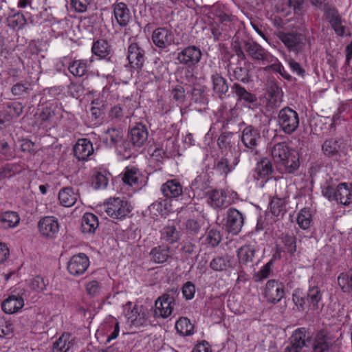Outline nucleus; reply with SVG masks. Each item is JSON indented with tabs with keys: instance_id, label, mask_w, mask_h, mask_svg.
Instances as JSON below:
<instances>
[{
	"instance_id": "30",
	"label": "nucleus",
	"mask_w": 352,
	"mask_h": 352,
	"mask_svg": "<svg viewBox=\"0 0 352 352\" xmlns=\"http://www.w3.org/2000/svg\"><path fill=\"white\" fill-rule=\"evenodd\" d=\"M255 252V249L250 245H244L238 249L236 255L241 267L252 263Z\"/></svg>"
},
{
	"instance_id": "21",
	"label": "nucleus",
	"mask_w": 352,
	"mask_h": 352,
	"mask_svg": "<svg viewBox=\"0 0 352 352\" xmlns=\"http://www.w3.org/2000/svg\"><path fill=\"white\" fill-rule=\"evenodd\" d=\"M243 49L254 60H264L267 58V51L261 45L253 41H244Z\"/></svg>"
},
{
	"instance_id": "28",
	"label": "nucleus",
	"mask_w": 352,
	"mask_h": 352,
	"mask_svg": "<svg viewBox=\"0 0 352 352\" xmlns=\"http://www.w3.org/2000/svg\"><path fill=\"white\" fill-rule=\"evenodd\" d=\"M206 196L208 197V204L214 208H220L228 204L227 195L222 190L217 189L210 190Z\"/></svg>"
},
{
	"instance_id": "3",
	"label": "nucleus",
	"mask_w": 352,
	"mask_h": 352,
	"mask_svg": "<svg viewBox=\"0 0 352 352\" xmlns=\"http://www.w3.org/2000/svg\"><path fill=\"white\" fill-rule=\"evenodd\" d=\"M261 140V136L259 130L252 125L246 126L241 133V142L246 148L243 151H240L238 157H235L236 164H237L240 157L248 153L249 151L253 155L258 153L257 146Z\"/></svg>"
},
{
	"instance_id": "13",
	"label": "nucleus",
	"mask_w": 352,
	"mask_h": 352,
	"mask_svg": "<svg viewBox=\"0 0 352 352\" xmlns=\"http://www.w3.org/2000/svg\"><path fill=\"white\" fill-rule=\"evenodd\" d=\"M38 228L43 236L54 239L59 231V223L56 217L47 216L39 220Z\"/></svg>"
},
{
	"instance_id": "16",
	"label": "nucleus",
	"mask_w": 352,
	"mask_h": 352,
	"mask_svg": "<svg viewBox=\"0 0 352 352\" xmlns=\"http://www.w3.org/2000/svg\"><path fill=\"white\" fill-rule=\"evenodd\" d=\"M103 143L109 148H116L122 146L125 150L129 149V144L124 142L123 131L120 129H109L106 131V136L103 138Z\"/></svg>"
},
{
	"instance_id": "5",
	"label": "nucleus",
	"mask_w": 352,
	"mask_h": 352,
	"mask_svg": "<svg viewBox=\"0 0 352 352\" xmlns=\"http://www.w3.org/2000/svg\"><path fill=\"white\" fill-rule=\"evenodd\" d=\"M178 294L179 292L177 288H171L160 296L155 302L156 314L159 312L160 316L163 318L170 316L173 312V305Z\"/></svg>"
},
{
	"instance_id": "22",
	"label": "nucleus",
	"mask_w": 352,
	"mask_h": 352,
	"mask_svg": "<svg viewBox=\"0 0 352 352\" xmlns=\"http://www.w3.org/2000/svg\"><path fill=\"white\" fill-rule=\"evenodd\" d=\"M344 142L341 139L331 138L326 140L322 146L323 153L329 157H334L342 150Z\"/></svg>"
},
{
	"instance_id": "15",
	"label": "nucleus",
	"mask_w": 352,
	"mask_h": 352,
	"mask_svg": "<svg viewBox=\"0 0 352 352\" xmlns=\"http://www.w3.org/2000/svg\"><path fill=\"white\" fill-rule=\"evenodd\" d=\"M231 90L236 96L238 102H243L245 105L252 109L258 106L256 96L248 91L239 83H234L231 87Z\"/></svg>"
},
{
	"instance_id": "47",
	"label": "nucleus",
	"mask_w": 352,
	"mask_h": 352,
	"mask_svg": "<svg viewBox=\"0 0 352 352\" xmlns=\"http://www.w3.org/2000/svg\"><path fill=\"white\" fill-rule=\"evenodd\" d=\"M270 208L274 216L283 215L285 211V201L283 199L274 197L270 203Z\"/></svg>"
},
{
	"instance_id": "10",
	"label": "nucleus",
	"mask_w": 352,
	"mask_h": 352,
	"mask_svg": "<svg viewBox=\"0 0 352 352\" xmlns=\"http://www.w3.org/2000/svg\"><path fill=\"white\" fill-rule=\"evenodd\" d=\"M126 58L132 68L140 70L146 60L145 50L138 43H131L128 46Z\"/></svg>"
},
{
	"instance_id": "19",
	"label": "nucleus",
	"mask_w": 352,
	"mask_h": 352,
	"mask_svg": "<svg viewBox=\"0 0 352 352\" xmlns=\"http://www.w3.org/2000/svg\"><path fill=\"white\" fill-rule=\"evenodd\" d=\"M74 153L79 161L87 160L94 153L93 144L87 138L79 139L74 146Z\"/></svg>"
},
{
	"instance_id": "60",
	"label": "nucleus",
	"mask_w": 352,
	"mask_h": 352,
	"mask_svg": "<svg viewBox=\"0 0 352 352\" xmlns=\"http://www.w3.org/2000/svg\"><path fill=\"white\" fill-rule=\"evenodd\" d=\"M8 21L9 23V25L12 28L16 27L21 28L25 24V19L23 14L18 12L9 16L8 18Z\"/></svg>"
},
{
	"instance_id": "36",
	"label": "nucleus",
	"mask_w": 352,
	"mask_h": 352,
	"mask_svg": "<svg viewBox=\"0 0 352 352\" xmlns=\"http://www.w3.org/2000/svg\"><path fill=\"white\" fill-rule=\"evenodd\" d=\"M299 165L298 157L290 152L288 156L278 166L279 168L283 171L292 173L299 167Z\"/></svg>"
},
{
	"instance_id": "40",
	"label": "nucleus",
	"mask_w": 352,
	"mask_h": 352,
	"mask_svg": "<svg viewBox=\"0 0 352 352\" xmlns=\"http://www.w3.org/2000/svg\"><path fill=\"white\" fill-rule=\"evenodd\" d=\"M230 266V256L228 254L224 256H218L214 258L210 263L211 269L216 272L226 270Z\"/></svg>"
},
{
	"instance_id": "41",
	"label": "nucleus",
	"mask_w": 352,
	"mask_h": 352,
	"mask_svg": "<svg viewBox=\"0 0 352 352\" xmlns=\"http://www.w3.org/2000/svg\"><path fill=\"white\" fill-rule=\"evenodd\" d=\"M338 284L344 293H352V267L346 273L338 277Z\"/></svg>"
},
{
	"instance_id": "11",
	"label": "nucleus",
	"mask_w": 352,
	"mask_h": 352,
	"mask_svg": "<svg viewBox=\"0 0 352 352\" xmlns=\"http://www.w3.org/2000/svg\"><path fill=\"white\" fill-rule=\"evenodd\" d=\"M89 266V257L84 253H79L71 257L67 268L70 274L78 276L84 274Z\"/></svg>"
},
{
	"instance_id": "64",
	"label": "nucleus",
	"mask_w": 352,
	"mask_h": 352,
	"mask_svg": "<svg viewBox=\"0 0 352 352\" xmlns=\"http://www.w3.org/2000/svg\"><path fill=\"white\" fill-rule=\"evenodd\" d=\"M215 167L217 170H219L221 174L227 175L231 171V167L230 166L229 161L225 157H221L220 160L217 162Z\"/></svg>"
},
{
	"instance_id": "61",
	"label": "nucleus",
	"mask_w": 352,
	"mask_h": 352,
	"mask_svg": "<svg viewBox=\"0 0 352 352\" xmlns=\"http://www.w3.org/2000/svg\"><path fill=\"white\" fill-rule=\"evenodd\" d=\"M173 98L177 102L182 104L185 101V89L182 85H177L171 91Z\"/></svg>"
},
{
	"instance_id": "50",
	"label": "nucleus",
	"mask_w": 352,
	"mask_h": 352,
	"mask_svg": "<svg viewBox=\"0 0 352 352\" xmlns=\"http://www.w3.org/2000/svg\"><path fill=\"white\" fill-rule=\"evenodd\" d=\"M282 243L284 244L285 250L290 254H294L296 251V238L294 235L288 234H282Z\"/></svg>"
},
{
	"instance_id": "9",
	"label": "nucleus",
	"mask_w": 352,
	"mask_h": 352,
	"mask_svg": "<svg viewBox=\"0 0 352 352\" xmlns=\"http://www.w3.org/2000/svg\"><path fill=\"white\" fill-rule=\"evenodd\" d=\"M244 224V216L241 212L234 208H230L226 212V228L234 235L238 234Z\"/></svg>"
},
{
	"instance_id": "35",
	"label": "nucleus",
	"mask_w": 352,
	"mask_h": 352,
	"mask_svg": "<svg viewBox=\"0 0 352 352\" xmlns=\"http://www.w3.org/2000/svg\"><path fill=\"white\" fill-rule=\"evenodd\" d=\"M289 147L285 142L276 144L272 148V156L278 165L289 154Z\"/></svg>"
},
{
	"instance_id": "14",
	"label": "nucleus",
	"mask_w": 352,
	"mask_h": 352,
	"mask_svg": "<svg viewBox=\"0 0 352 352\" xmlns=\"http://www.w3.org/2000/svg\"><path fill=\"white\" fill-rule=\"evenodd\" d=\"M332 341L333 338L327 329L318 331L313 340V352H329L332 346Z\"/></svg>"
},
{
	"instance_id": "37",
	"label": "nucleus",
	"mask_w": 352,
	"mask_h": 352,
	"mask_svg": "<svg viewBox=\"0 0 352 352\" xmlns=\"http://www.w3.org/2000/svg\"><path fill=\"white\" fill-rule=\"evenodd\" d=\"M87 60L80 59L71 62L68 66V69L73 76L82 77L87 73Z\"/></svg>"
},
{
	"instance_id": "62",
	"label": "nucleus",
	"mask_w": 352,
	"mask_h": 352,
	"mask_svg": "<svg viewBox=\"0 0 352 352\" xmlns=\"http://www.w3.org/2000/svg\"><path fill=\"white\" fill-rule=\"evenodd\" d=\"M182 294L186 300H191L195 294V286L190 282H186L182 287Z\"/></svg>"
},
{
	"instance_id": "44",
	"label": "nucleus",
	"mask_w": 352,
	"mask_h": 352,
	"mask_svg": "<svg viewBox=\"0 0 352 352\" xmlns=\"http://www.w3.org/2000/svg\"><path fill=\"white\" fill-rule=\"evenodd\" d=\"M162 237L170 243H174L179 239V232L174 226H167L161 231Z\"/></svg>"
},
{
	"instance_id": "1",
	"label": "nucleus",
	"mask_w": 352,
	"mask_h": 352,
	"mask_svg": "<svg viewBox=\"0 0 352 352\" xmlns=\"http://www.w3.org/2000/svg\"><path fill=\"white\" fill-rule=\"evenodd\" d=\"M276 36L289 52L295 54L302 53L308 41L307 35L297 30L278 31Z\"/></svg>"
},
{
	"instance_id": "32",
	"label": "nucleus",
	"mask_w": 352,
	"mask_h": 352,
	"mask_svg": "<svg viewBox=\"0 0 352 352\" xmlns=\"http://www.w3.org/2000/svg\"><path fill=\"white\" fill-rule=\"evenodd\" d=\"M78 195L71 187H66L60 190L58 199L62 206L71 207L74 205L78 199Z\"/></svg>"
},
{
	"instance_id": "31",
	"label": "nucleus",
	"mask_w": 352,
	"mask_h": 352,
	"mask_svg": "<svg viewBox=\"0 0 352 352\" xmlns=\"http://www.w3.org/2000/svg\"><path fill=\"white\" fill-rule=\"evenodd\" d=\"M73 345L71 334L64 333L54 342L52 352H67Z\"/></svg>"
},
{
	"instance_id": "25",
	"label": "nucleus",
	"mask_w": 352,
	"mask_h": 352,
	"mask_svg": "<svg viewBox=\"0 0 352 352\" xmlns=\"http://www.w3.org/2000/svg\"><path fill=\"white\" fill-rule=\"evenodd\" d=\"M23 305L24 300L21 296L12 295L3 302L2 309L5 313L11 314L17 312Z\"/></svg>"
},
{
	"instance_id": "4",
	"label": "nucleus",
	"mask_w": 352,
	"mask_h": 352,
	"mask_svg": "<svg viewBox=\"0 0 352 352\" xmlns=\"http://www.w3.org/2000/svg\"><path fill=\"white\" fill-rule=\"evenodd\" d=\"M104 211L113 219H123L129 216L131 207L127 201L119 197L110 198L104 204Z\"/></svg>"
},
{
	"instance_id": "58",
	"label": "nucleus",
	"mask_w": 352,
	"mask_h": 352,
	"mask_svg": "<svg viewBox=\"0 0 352 352\" xmlns=\"http://www.w3.org/2000/svg\"><path fill=\"white\" fill-rule=\"evenodd\" d=\"M17 165L14 164H7L0 167V179L10 177L16 174Z\"/></svg>"
},
{
	"instance_id": "17",
	"label": "nucleus",
	"mask_w": 352,
	"mask_h": 352,
	"mask_svg": "<svg viewBox=\"0 0 352 352\" xmlns=\"http://www.w3.org/2000/svg\"><path fill=\"white\" fill-rule=\"evenodd\" d=\"M148 132L146 125L139 122L131 128L128 134V139L130 142L137 147H140L146 142Z\"/></svg>"
},
{
	"instance_id": "33",
	"label": "nucleus",
	"mask_w": 352,
	"mask_h": 352,
	"mask_svg": "<svg viewBox=\"0 0 352 352\" xmlns=\"http://www.w3.org/2000/svg\"><path fill=\"white\" fill-rule=\"evenodd\" d=\"M187 94L190 95L191 99L195 103L206 104L208 102V98L206 94V87L200 85H195L191 87L190 90H188Z\"/></svg>"
},
{
	"instance_id": "56",
	"label": "nucleus",
	"mask_w": 352,
	"mask_h": 352,
	"mask_svg": "<svg viewBox=\"0 0 352 352\" xmlns=\"http://www.w3.org/2000/svg\"><path fill=\"white\" fill-rule=\"evenodd\" d=\"M324 16L326 19L330 23V24L335 23L337 21L341 19V16L338 13V11L328 5L324 6Z\"/></svg>"
},
{
	"instance_id": "52",
	"label": "nucleus",
	"mask_w": 352,
	"mask_h": 352,
	"mask_svg": "<svg viewBox=\"0 0 352 352\" xmlns=\"http://www.w3.org/2000/svg\"><path fill=\"white\" fill-rule=\"evenodd\" d=\"M30 91L31 89L29 87L28 82H17L11 89L12 94L19 98L25 97L26 95L30 94Z\"/></svg>"
},
{
	"instance_id": "34",
	"label": "nucleus",
	"mask_w": 352,
	"mask_h": 352,
	"mask_svg": "<svg viewBox=\"0 0 352 352\" xmlns=\"http://www.w3.org/2000/svg\"><path fill=\"white\" fill-rule=\"evenodd\" d=\"M91 52L100 58H106L111 52V45L106 40H98L94 42Z\"/></svg>"
},
{
	"instance_id": "45",
	"label": "nucleus",
	"mask_w": 352,
	"mask_h": 352,
	"mask_svg": "<svg viewBox=\"0 0 352 352\" xmlns=\"http://www.w3.org/2000/svg\"><path fill=\"white\" fill-rule=\"evenodd\" d=\"M275 260V257H273L264 266H263L259 271L254 274L253 278L255 282H261L269 277Z\"/></svg>"
},
{
	"instance_id": "20",
	"label": "nucleus",
	"mask_w": 352,
	"mask_h": 352,
	"mask_svg": "<svg viewBox=\"0 0 352 352\" xmlns=\"http://www.w3.org/2000/svg\"><path fill=\"white\" fill-rule=\"evenodd\" d=\"M336 201L345 206L352 204V184L343 182L337 186Z\"/></svg>"
},
{
	"instance_id": "63",
	"label": "nucleus",
	"mask_w": 352,
	"mask_h": 352,
	"mask_svg": "<svg viewBox=\"0 0 352 352\" xmlns=\"http://www.w3.org/2000/svg\"><path fill=\"white\" fill-rule=\"evenodd\" d=\"M91 0H71L72 7L78 12H85L90 5Z\"/></svg>"
},
{
	"instance_id": "57",
	"label": "nucleus",
	"mask_w": 352,
	"mask_h": 352,
	"mask_svg": "<svg viewBox=\"0 0 352 352\" xmlns=\"http://www.w3.org/2000/svg\"><path fill=\"white\" fill-rule=\"evenodd\" d=\"M87 294L91 297H96L101 293V285L97 280H91L86 285Z\"/></svg>"
},
{
	"instance_id": "27",
	"label": "nucleus",
	"mask_w": 352,
	"mask_h": 352,
	"mask_svg": "<svg viewBox=\"0 0 352 352\" xmlns=\"http://www.w3.org/2000/svg\"><path fill=\"white\" fill-rule=\"evenodd\" d=\"M113 14L118 23L125 27L129 22L131 15L127 6L124 3H118L114 5Z\"/></svg>"
},
{
	"instance_id": "7",
	"label": "nucleus",
	"mask_w": 352,
	"mask_h": 352,
	"mask_svg": "<svg viewBox=\"0 0 352 352\" xmlns=\"http://www.w3.org/2000/svg\"><path fill=\"white\" fill-rule=\"evenodd\" d=\"M210 188L209 177L206 173H202L192 182L188 195L190 198L202 199L207 195Z\"/></svg>"
},
{
	"instance_id": "38",
	"label": "nucleus",
	"mask_w": 352,
	"mask_h": 352,
	"mask_svg": "<svg viewBox=\"0 0 352 352\" xmlns=\"http://www.w3.org/2000/svg\"><path fill=\"white\" fill-rule=\"evenodd\" d=\"M177 331L183 336H190L194 333V326L186 317H181L175 323Z\"/></svg>"
},
{
	"instance_id": "46",
	"label": "nucleus",
	"mask_w": 352,
	"mask_h": 352,
	"mask_svg": "<svg viewBox=\"0 0 352 352\" xmlns=\"http://www.w3.org/2000/svg\"><path fill=\"white\" fill-rule=\"evenodd\" d=\"M222 240V236L219 230L210 229L206 232V243L212 248L219 245Z\"/></svg>"
},
{
	"instance_id": "29",
	"label": "nucleus",
	"mask_w": 352,
	"mask_h": 352,
	"mask_svg": "<svg viewBox=\"0 0 352 352\" xmlns=\"http://www.w3.org/2000/svg\"><path fill=\"white\" fill-rule=\"evenodd\" d=\"M99 226L97 216L92 213H85L81 222V230L85 234H94Z\"/></svg>"
},
{
	"instance_id": "8",
	"label": "nucleus",
	"mask_w": 352,
	"mask_h": 352,
	"mask_svg": "<svg viewBox=\"0 0 352 352\" xmlns=\"http://www.w3.org/2000/svg\"><path fill=\"white\" fill-rule=\"evenodd\" d=\"M285 296V285L274 279L269 280L265 287L263 296L268 302L276 304Z\"/></svg>"
},
{
	"instance_id": "2",
	"label": "nucleus",
	"mask_w": 352,
	"mask_h": 352,
	"mask_svg": "<svg viewBox=\"0 0 352 352\" xmlns=\"http://www.w3.org/2000/svg\"><path fill=\"white\" fill-rule=\"evenodd\" d=\"M278 125L285 134L294 133L299 126L298 113L289 107L280 109L278 113Z\"/></svg>"
},
{
	"instance_id": "26",
	"label": "nucleus",
	"mask_w": 352,
	"mask_h": 352,
	"mask_svg": "<svg viewBox=\"0 0 352 352\" xmlns=\"http://www.w3.org/2000/svg\"><path fill=\"white\" fill-rule=\"evenodd\" d=\"M211 80L214 92L217 94L220 98H223L229 89L227 80L218 73L212 75Z\"/></svg>"
},
{
	"instance_id": "6",
	"label": "nucleus",
	"mask_w": 352,
	"mask_h": 352,
	"mask_svg": "<svg viewBox=\"0 0 352 352\" xmlns=\"http://www.w3.org/2000/svg\"><path fill=\"white\" fill-rule=\"evenodd\" d=\"M202 58L201 49L195 45H188L177 53L175 60L187 67L197 65Z\"/></svg>"
},
{
	"instance_id": "49",
	"label": "nucleus",
	"mask_w": 352,
	"mask_h": 352,
	"mask_svg": "<svg viewBox=\"0 0 352 352\" xmlns=\"http://www.w3.org/2000/svg\"><path fill=\"white\" fill-rule=\"evenodd\" d=\"M137 174V168L127 167L123 173L122 179L125 184L132 186L138 184V178Z\"/></svg>"
},
{
	"instance_id": "12",
	"label": "nucleus",
	"mask_w": 352,
	"mask_h": 352,
	"mask_svg": "<svg viewBox=\"0 0 352 352\" xmlns=\"http://www.w3.org/2000/svg\"><path fill=\"white\" fill-rule=\"evenodd\" d=\"M151 37L155 45L160 49L168 47L175 41V36L173 31L164 27L156 28L153 32Z\"/></svg>"
},
{
	"instance_id": "39",
	"label": "nucleus",
	"mask_w": 352,
	"mask_h": 352,
	"mask_svg": "<svg viewBox=\"0 0 352 352\" xmlns=\"http://www.w3.org/2000/svg\"><path fill=\"white\" fill-rule=\"evenodd\" d=\"M150 256L154 262L163 263L169 257V248L164 245L155 247L151 250Z\"/></svg>"
},
{
	"instance_id": "18",
	"label": "nucleus",
	"mask_w": 352,
	"mask_h": 352,
	"mask_svg": "<svg viewBox=\"0 0 352 352\" xmlns=\"http://www.w3.org/2000/svg\"><path fill=\"white\" fill-rule=\"evenodd\" d=\"M311 341V336L309 330L305 327H300L293 332L289 344L301 351L303 347L307 346V344Z\"/></svg>"
},
{
	"instance_id": "48",
	"label": "nucleus",
	"mask_w": 352,
	"mask_h": 352,
	"mask_svg": "<svg viewBox=\"0 0 352 352\" xmlns=\"http://www.w3.org/2000/svg\"><path fill=\"white\" fill-rule=\"evenodd\" d=\"M311 213L309 209L305 208L302 209L297 217V223L299 227L303 230L309 228L311 223Z\"/></svg>"
},
{
	"instance_id": "42",
	"label": "nucleus",
	"mask_w": 352,
	"mask_h": 352,
	"mask_svg": "<svg viewBox=\"0 0 352 352\" xmlns=\"http://www.w3.org/2000/svg\"><path fill=\"white\" fill-rule=\"evenodd\" d=\"M111 174L106 171H98L94 176L92 186L96 189H104L108 185Z\"/></svg>"
},
{
	"instance_id": "23",
	"label": "nucleus",
	"mask_w": 352,
	"mask_h": 352,
	"mask_svg": "<svg viewBox=\"0 0 352 352\" xmlns=\"http://www.w3.org/2000/svg\"><path fill=\"white\" fill-rule=\"evenodd\" d=\"M274 170L271 161L267 158H263L258 162L255 168L254 178L259 179L260 178L266 179L265 182L270 179Z\"/></svg>"
},
{
	"instance_id": "53",
	"label": "nucleus",
	"mask_w": 352,
	"mask_h": 352,
	"mask_svg": "<svg viewBox=\"0 0 352 352\" xmlns=\"http://www.w3.org/2000/svg\"><path fill=\"white\" fill-rule=\"evenodd\" d=\"M5 227L12 228L19 223V217L16 212L8 211L4 213L1 219Z\"/></svg>"
},
{
	"instance_id": "55",
	"label": "nucleus",
	"mask_w": 352,
	"mask_h": 352,
	"mask_svg": "<svg viewBox=\"0 0 352 352\" xmlns=\"http://www.w3.org/2000/svg\"><path fill=\"white\" fill-rule=\"evenodd\" d=\"M185 228L188 234L195 236L201 231V224L197 220L190 219L186 221Z\"/></svg>"
},
{
	"instance_id": "24",
	"label": "nucleus",
	"mask_w": 352,
	"mask_h": 352,
	"mask_svg": "<svg viewBox=\"0 0 352 352\" xmlns=\"http://www.w3.org/2000/svg\"><path fill=\"white\" fill-rule=\"evenodd\" d=\"M161 191L166 197L175 198L182 195L183 188L179 182L171 179L162 184Z\"/></svg>"
},
{
	"instance_id": "59",
	"label": "nucleus",
	"mask_w": 352,
	"mask_h": 352,
	"mask_svg": "<svg viewBox=\"0 0 352 352\" xmlns=\"http://www.w3.org/2000/svg\"><path fill=\"white\" fill-rule=\"evenodd\" d=\"M30 286L32 290L41 292L45 289L47 284L43 277L37 276L32 279Z\"/></svg>"
},
{
	"instance_id": "43",
	"label": "nucleus",
	"mask_w": 352,
	"mask_h": 352,
	"mask_svg": "<svg viewBox=\"0 0 352 352\" xmlns=\"http://www.w3.org/2000/svg\"><path fill=\"white\" fill-rule=\"evenodd\" d=\"M322 299L321 291L318 287L309 288L306 296L307 302L313 309L318 308V303Z\"/></svg>"
},
{
	"instance_id": "54",
	"label": "nucleus",
	"mask_w": 352,
	"mask_h": 352,
	"mask_svg": "<svg viewBox=\"0 0 352 352\" xmlns=\"http://www.w3.org/2000/svg\"><path fill=\"white\" fill-rule=\"evenodd\" d=\"M234 78L243 83L249 82L250 76V71L246 66L236 67L233 72Z\"/></svg>"
},
{
	"instance_id": "51",
	"label": "nucleus",
	"mask_w": 352,
	"mask_h": 352,
	"mask_svg": "<svg viewBox=\"0 0 352 352\" xmlns=\"http://www.w3.org/2000/svg\"><path fill=\"white\" fill-rule=\"evenodd\" d=\"M233 133L231 132H224L221 133L217 140V144L221 149L231 150L234 144L232 141Z\"/></svg>"
}]
</instances>
